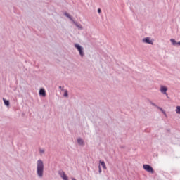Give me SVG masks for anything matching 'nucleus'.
I'll return each mask as SVG.
<instances>
[{
	"mask_svg": "<svg viewBox=\"0 0 180 180\" xmlns=\"http://www.w3.org/2000/svg\"><path fill=\"white\" fill-rule=\"evenodd\" d=\"M74 23L77 26V27H79V29H82V25L81 24H78L75 22H74Z\"/></svg>",
	"mask_w": 180,
	"mask_h": 180,
	"instance_id": "nucleus-14",
	"label": "nucleus"
},
{
	"mask_svg": "<svg viewBox=\"0 0 180 180\" xmlns=\"http://www.w3.org/2000/svg\"><path fill=\"white\" fill-rule=\"evenodd\" d=\"M59 175L63 180H68V177L67 176V174H65V172H61L59 173Z\"/></svg>",
	"mask_w": 180,
	"mask_h": 180,
	"instance_id": "nucleus-6",
	"label": "nucleus"
},
{
	"mask_svg": "<svg viewBox=\"0 0 180 180\" xmlns=\"http://www.w3.org/2000/svg\"><path fill=\"white\" fill-rule=\"evenodd\" d=\"M39 153H41V154L44 153V150H43V149H39Z\"/></svg>",
	"mask_w": 180,
	"mask_h": 180,
	"instance_id": "nucleus-18",
	"label": "nucleus"
},
{
	"mask_svg": "<svg viewBox=\"0 0 180 180\" xmlns=\"http://www.w3.org/2000/svg\"><path fill=\"white\" fill-rule=\"evenodd\" d=\"M143 169L147 171V172L154 174V169H153V167L150 166L149 165H143Z\"/></svg>",
	"mask_w": 180,
	"mask_h": 180,
	"instance_id": "nucleus-3",
	"label": "nucleus"
},
{
	"mask_svg": "<svg viewBox=\"0 0 180 180\" xmlns=\"http://www.w3.org/2000/svg\"><path fill=\"white\" fill-rule=\"evenodd\" d=\"M65 16H66L67 18H68V19L74 22V20H72V17H71V15L69 13H65Z\"/></svg>",
	"mask_w": 180,
	"mask_h": 180,
	"instance_id": "nucleus-10",
	"label": "nucleus"
},
{
	"mask_svg": "<svg viewBox=\"0 0 180 180\" xmlns=\"http://www.w3.org/2000/svg\"><path fill=\"white\" fill-rule=\"evenodd\" d=\"M98 172L99 174L102 172V169H101V165L98 166Z\"/></svg>",
	"mask_w": 180,
	"mask_h": 180,
	"instance_id": "nucleus-17",
	"label": "nucleus"
},
{
	"mask_svg": "<svg viewBox=\"0 0 180 180\" xmlns=\"http://www.w3.org/2000/svg\"><path fill=\"white\" fill-rule=\"evenodd\" d=\"M64 96H65L66 98L68 96V91L67 90L65 91Z\"/></svg>",
	"mask_w": 180,
	"mask_h": 180,
	"instance_id": "nucleus-16",
	"label": "nucleus"
},
{
	"mask_svg": "<svg viewBox=\"0 0 180 180\" xmlns=\"http://www.w3.org/2000/svg\"><path fill=\"white\" fill-rule=\"evenodd\" d=\"M167 91H168V89L166 86H160V92H162V94H164V95L168 96V94H167Z\"/></svg>",
	"mask_w": 180,
	"mask_h": 180,
	"instance_id": "nucleus-5",
	"label": "nucleus"
},
{
	"mask_svg": "<svg viewBox=\"0 0 180 180\" xmlns=\"http://www.w3.org/2000/svg\"><path fill=\"white\" fill-rule=\"evenodd\" d=\"M3 101H4V105H6V106H9V105H10L9 101H8L5 98H3Z\"/></svg>",
	"mask_w": 180,
	"mask_h": 180,
	"instance_id": "nucleus-11",
	"label": "nucleus"
},
{
	"mask_svg": "<svg viewBox=\"0 0 180 180\" xmlns=\"http://www.w3.org/2000/svg\"><path fill=\"white\" fill-rule=\"evenodd\" d=\"M98 13H102V10L101 8H98Z\"/></svg>",
	"mask_w": 180,
	"mask_h": 180,
	"instance_id": "nucleus-20",
	"label": "nucleus"
},
{
	"mask_svg": "<svg viewBox=\"0 0 180 180\" xmlns=\"http://www.w3.org/2000/svg\"><path fill=\"white\" fill-rule=\"evenodd\" d=\"M37 174L39 178H43L44 174V163L43 160H38L37 162Z\"/></svg>",
	"mask_w": 180,
	"mask_h": 180,
	"instance_id": "nucleus-1",
	"label": "nucleus"
},
{
	"mask_svg": "<svg viewBox=\"0 0 180 180\" xmlns=\"http://www.w3.org/2000/svg\"><path fill=\"white\" fill-rule=\"evenodd\" d=\"M142 41L143 43H146V44H152V46L154 44V42H153V40H151L150 37H146L143 39Z\"/></svg>",
	"mask_w": 180,
	"mask_h": 180,
	"instance_id": "nucleus-4",
	"label": "nucleus"
},
{
	"mask_svg": "<svg viewBox=\"0 0 180 180\" xmlns=\"http://www.w3.org/2000/svg\"><path fill=\"white\" fill-rule=\"evenodd\" d=\"M150 103L152 104L153 106H155L156 108H158L157 105H155V103H153L151 101L150 102Z\"/></svg>",
	"mask_w": 180,
	"mask_h": 180,
	"instance_id": "nucleus-19",
	"label": "nucleus"
},
{
	"mask_svg": "<svg viewBox=\"0 0 180 180\" xmlns=\"http://www.w3.org/2000/svg\"><path fill=\"white\" fill-rule=\"evenodd\" d=\"M39 95L40 96H43V98H46V90L44 89H40Z\"/></svg>",
	"mask_w": 180,
	"mask_h": 180,
	"instance_id": "nucleus-7",
	"label": "nucleus"
},
{
	"mask_svg": "<svg viewBox=\"0 0 180 180\" xmlns=\"http://www.w3.org/2000/svg\"><path fill=\"white\" fill-rule=\"evenodd\" d=\"M158 109H160L161 112L164 114L165 116H167V113L162 110L161 107H158Z\"/></svg>",
	"mask_w": 180,
	"mask_h": 180,
	"instance_id": "nucleus-15",
	"label": "nucleus"
},
{
	"mask_svg": "<svg viewBox=\"0 0 180 180\" xmlns=\"http://www.w3.org/2000/svg\"><path fill=\"white\" fill-rule=\"evenodd\" d=\"M60 89H61V86H59Z\"/></svg>",
	"mask_w": 180,
	"mask_h": 180,
	"instance_id": "nucleus-22",
	"label": "nucleus"
},
{
	"mask_svg": "<svg viewBox=\"0 0 180 180\" xmlns=\"http://www.w3.org/2000/svg\"><path fill=\"white\" fill-rule=\"evenodd\" d=\"M99 162H100L101 167H103V169H105V170L108 169L104 161L100 160Z\"/></svg>",
	"mask_w": 180,
	"mask_h": 180,
	"instance_id": "nucleus-8",
	"label": "nucleus"
},
{
	"mask_svg": "<svg viewBox=\"0 0 180 180\" xmlns=\"http://www.w3.org/2000/svg\"><path fill=\"white\" fill-rule=\"evenodd\" d=\"M176 113H177L178 115H180V106L179 105L176 106Z\"/></svg>",
	"mask_w": 180,
	"mask_h": 180,
	"instance_id": "nucleus-13",
	"label": "nucleus"
},
{
	"mask_svg": "<svg viewBox=\"0 0 180 180\" xmlns=\"http://www.w3.org/2000/svg\"><path fill=\"white\" fill-rule=\"evenodd\" d=\"M170 41L173 44V46H176V41H175V39H171Z\"/></svg>",
	"mask_w": 180,
	"mask_h": 180,
	"instance_id": "nucleus-12",
	"label": "nucleus"
},
{
	"mask_svg": "<svg viewBox=\"0 0 180 180\" xmlns=\"http://www.w3.org/2000/svg\"><path fill=\"white\" fill-rule=\"evenodd\" d=\"M75 47L78 50L81 57H84V48H82V46H80L78 44H75Z\"/></svg>",
	"mask_w": 180,
	"mask_h": 180,
	"instance_id": "nucleus-2",
	"label": "nucleus"
},
{
	"mask_svg": "<svg viewBox=\"0 0 180 180\" xmlns=\"http://www.w3.org/2000/svg\"><path fill=\"white\" fill-rule=\"evenodd\" d=\"M77 143L79 146H84V140L81 138L77 139Z\"/></svg>",
	"mask_w": 180,
	"mask_h": 180,
	"instance_id": "nucleus-9",
	"label": "nucleus"
},
{
	"mask_svg": "<svg viewBox=\"0 0 180 180\" xmlns=\"http://www.w3.org/2000/svg\"><path fill=\"white\" fill-rule=\"evenodd\" d=\"M180 46V41H179V42H176V46Z\"/></svg>",
	"mask_w": 180,
	"mask_h": 180,
	"instance_id": "nucleus-21",
	"label": "nucleus"
}]
</instances>
